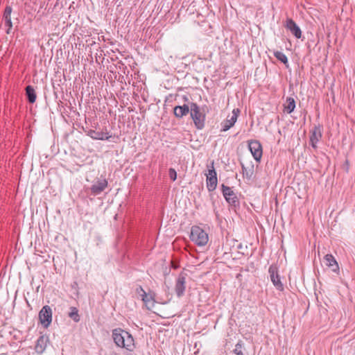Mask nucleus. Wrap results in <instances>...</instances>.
Returning a JSON list of instances; mask_svg holds the SVG:
<instances>
[{"label": "nucleus", "mask_w": 355, "mask_h": 355, "mask_svg": "<svg viewBox=\"0 0 355 355\" xmlns=\"http://www.w3.org/2000/svg\"><path fill=\"white\" fill-rule=\"evenodd\" d=\"M248 148L254 159L257 162H260L263 155L262 146L261 143L257 140L250 141L248 143Z\"/></svg>", "instance_id": "39448f33"}, {"label": "nucleus", "mask_w": 355, "mask_h": 355, "mask_svg": "<svg viewBox=\"0 0 355 355\" xmlns=\"http://www.w3.org/2000/svg\"><path fill=\"white\" fill-rule=\"evenodd\" d=\"M171 267L174 269H177L179 267V265L178 263L173 261H171Z\"/></svg>", "instance_id": "c756f323"}, {"label": "nucleus", "mask_w": 355, "mask_h": 355, "mask_svg": "<svg viewBox=\"0 0 355 355\" xmlns=\"http://www.w3.org/2000/svg\"><path fill=\"white\" fill-rule=\"evenodd\" d=\"M222 193L225 200L232 206L236 207L239 204V199L232 188L222 184Z\"/></svg>", "instance_id": "20e7f679"}, {"label": "nucleus", "mask_w": 355, "mask_h": 355, "mask_svg": "<svg viewBox=\"0 0 355 355\" xmlns=\"http://www.w3.org/2000/svg\"><path fill=\"white\" fill-rule=\"evenodd\" d=\"M87 135L96 140H107L111 137L108 132H99L94 130H88Z\"/></svg>", "instance_id": "4468645a"}, {"label": "nucleus", "mask_w": 355, "mask_h": 355, "mask_svg": "<svg viewBox=\"0 0 355 355\" xmlns=\"http://www.w3.org/2000/svg\"><path fill=\"white\" fill-rule=\"evenodd\" d=\"M273 55L278 60H279L284 64H288V58L286 55L282 51H275L273 52Z\"/></svg>", "instance_id": "412c9836"}, {"label": "nucleus", "mask_w": 355, "mask_h": 355, "mask_svg": "<svg viewBox=\"0 0 355 355\" xmlns=\"http://www.w3.org/2000/svg\"><path fill=\"white\" fill-rule=\"evenodd\" d=\"M190 103L188 104H184L182 105H177L173 108V114L175 117L180 119L184 116H187L191 110Z\"/></svg>", "instance_id": "9d476101"}, {"label": "nucleus", "mask_w": 355, "mask_h": 355, "mask_svg": "<svg viewBox=\"0 0 355 355\" xmlns=\"http://www.w3.org/2000/svg\"><path fill=\"white\" fill-rule=\"evenodd\" d=\"M240 113L239 109H234L231 116H228L227 119L221 123V131H227L234 126L237 121V118Z\"/></svg>", "instance_id": "423d86ee"}, {"label": "nucleus", "mask_w": 355, "mask_h": 355, "mask_svg": "<svg viewBox=\"0 0 355 355\" xmlns=\"http://www.w3.org/2000/svg\"><path fill=\"white\" fill-rule=\"evenodd\" d=\"M125 355H135V354H132V352H129L128 353H127Z\"/></svg>", "instance_id": "7c9ffc66"}, {"label": "nucleus", "mask_w": 355, "mask_h": 355, "mask_svg": "<svg viewBox=\"0 0 355 355\" xmlns=\"http://www.w3.org/2000/svg\"><path fill=\"white\" fill-rule=\"evenodd\" d=\"M39 321L41 326L44 327V306L42 308L39 313Z\"/></svg>", "instance_id": "a878e982"}, {"label": "nucleus", "mask_w": 355, "mask_h": 355, "mask_svg": "<svg viewBox=\"0 0 355 355\" xmlns=\"http://www.w3.org/2000/svg\"><path fill=\"white\" fill-rule=\"evenodd\" d=\"M241 168L243 178L250 180L254 173V165L252 164L250 167H246L244 164H241Z\"/></svg>", "instance_id": "2eb2a0df"}, {"label": "nucleus", "mask_w": 355, "mask_h": 355, "mask_svg": "<svg viewBox=\"0 0 355 355\" xmlns=\"http://www.w3.org/2000/svg\"><path fill=\"white\" fill-rule=\"evenodd\" d=\"M52 319L51 309L49 306L46 305V327L51 323Z\"/></svg>", "instance_id": "b1692460"}, {"label": "nucleus", "mask_w": 355, "mask_h": 355, "mask_svg": "<svg viewBox=\"0 0 355 355\" xmlns=\"http://www.w3.org/2000/svg\"><path fill=\"white\" fill-rule=\"evenodd\" d=\"M168 175L172 181H175L177 179L176 171L173 168H170L168 170Z\"/></svg>", "instance_id": "c85d7f7f"}, {"label": "nucleus", "mask_w": 355, "mask_h": 355, "mask_svg": "<svg viewBox=\"0 0 355 355\" xmlns=\"http://www.w3.org/2000/svg\"><path fill=\"white\" fill-rule=\"evenodd\" d=\"M186 274L180 273L175 282V291L178 297H182L184 294L186 288Z\"/></svg>", "instance_id": "6e6552de"}, {"label": "nucleus", "mask_w": 355, "mask_h": 355, "mask_svg": "<svg viewBox=\"0 0 355 355\" xmlns=\"http://www.w3.org/2000/svg\"><path fill=\"white\" fill-rule=\"evenodd\" d=\"M4 21H5L6 26L8 27V28L6 30V33L10 34V30L12 29V23L11 21V18L4 19Z\"/></svg>", "instance_id": "cd10ccee"}, {"label": "nucleus", "mask_w": 355, "mask_h": 355, "mask_svg": "<svg viewBox=\"0 0 355 355\" xmlns=\"http://www.w3.org/2000/svg\"><path fill=\"white\" fill-rule=\"evenodd\" d=\"M324 263L327 266L330 268L331 270L336 273L339 272L338 263L334 257L331 254H327L324 257Z\"/></svg>", "instance_id": "ddd939ff"}, {"label": "nucleus", "mask_w": 355, "mask_h": 355, "mask_svg": "<svg viewBox=\"0 0 355 355\" xmlns=\"http://www.w3.org/2000/svg\"><path fill=\"white\" fill-rule=\"evenodd\" d=\"M12 8L10 6H7L3 12V19L11 18Z\"/></svg>", "instance_id": "bb28decb"}, {"label": "nucleus", "mask_w": 355, "mask_h": 355, "mask_svg": "<svg viewBox=\"0 0 355 355\" xmlns=\"http://www.w3.org/2000/svg\"><path fill=\"white\" fill-rule=\"evenodd\" d=\"M37 252H40L41 253H42V250H37Z\"/></svg>", "instance_id": "2f4dec72"}, {"label": "nucleus", "mask_w": 355, "mask_h": 355, "mask_svg": "<svg viewBox=\"0 0 355 355\" xmlns=\"http://www.w3.org/2000/svg\"><path fill=\"white\" fill-rule=\"evenodd\" d=\"M268 272L270 274V280L273 285L277 290L282 291L284 289V286L278 274L277 266L271 265L268 268Z\"/></svg>", "instance_id": "0eeeda50"}, {"label": "nucleus", "mask_w": 355, "mask_h": 355, "mask_svg": "<svg viewBox=\"0 0 355 355\" xmlns=\"http://www.w3.org/2000/svg\"><path fill=\"white\" fill-rule=\"evenodd\" d=\"M140 291L141 292L140 295L141 296L142 300L144 301V302L146 304H147L148 302H150L151 301L152 297L151 296H148V295L146 294V291L141 286L137 289V292L139 293H140Z\"/></svg>", "instance_id": "5701e85b"}, {"label": "nucleus", "mask_w": 355, "mask_h": 355, "mask_svg": "<svg viewBox=\"0 0 355 355\" xmlns=\"http://www.w3.org/2000/svg\"><path fill=\"white\" fill-rule=\"evenodd\" d=\"M295 107V99L292 97H288L286 98V103L284 105V112L287 114H291L293 112Z\"/></svg>", "instance_id": "dca6fc26"}, {"label": "nucleus", "mask_w": 355, "mask_h": 355, "mask_svg": "<svg viewBox=\"0 0 355 355\" xmlns=\"http://www.w3.org/2000/svg\"><path fill=\"white\" fill-rule=\"evenodd\" d=\"M207 188L209 191H213L216 189L218 180L217 178H207Z\"/></svg>", "instance_id": "a211bd4d"}, {"label": "nucleus", "mask_w": 355, "mask_h": 355, "mask_svg": "<svg viewBox=\"0 0 355 355\" xmlns=\"http://www.w3.org/2000/svg\"><path fill=\"white\" fill-rule=\"evenodd\" d=\"M190 116L193 121L196 128L202 130L205 127L206 114L202 107H200L196 103H190Z\"/></svg>", "instance_id": "f03ea898"}, {"label": "nucleus", "mask_w": 355, "mask_h": 355, "mask_svg": "<svg viewBox=\"0 0 355 355\" xmlns=\"http://www.w3.org/2000/svg\"><path fill=\"white\" fill-rule=\"evenodd\" d=\"M242 347H243L242 343L239 342L235 346V348L233 351L234 353L236 354V355H244V354L242 351Z\"/></svg>", "instance_id": "393cba45"}, {"label": "nucleus", "mask_w": 355, "mask_h": 355, "mask_svg": "<svg viewBox=\"0 0 355 355\" xmlns=\"http://www.w3.org/2000/svg\"><path fill=\"white\" fill-rule=\"evenodd\" d=\"M26 95L29 103H33L36 100V94L33 87L28 85L26 87Z\"/></svg>", "instance_id": "f3484780"}, {"label": "nucleus", "mask_w": 355, "mask_h": 355, "mask_svg": "<svg viewBox=\"0 0 355 355\" xmlns=\"http://www.w3.org/2000/svg\"><path fill=\"white\" fill-rule=\"evenodd\" d=\"M286 28L297 39L301 38L302 31L300 27L292 19H287Z\"/></svg>", "instance_id": "f8f14e48"}, {"label": "nucleus", "mask_w": 355, "mask_h": 355, "mask_svg": "<svg viewBox=\"0 0 355 355\" xmlns=\"http://www.w3.org/2000/svg\"><path fill=\"white\" fill-rule=\"evenodd\" d=\"M35 349L38 354H42L44 352V336L41 335L37 339Z\"/></svg>", "instance_id": "6ab92c4d"}, {"label": "nucleus", "mask_w": 355, "mask_h": 355, "mask_svg": "<svg viewBox=\"0 0 355 355\" xmlns=\"http://www.w3.org/2000/svg\"><path fill=\"white\" fill-rule=\"evenodd\" d=\"M322 137V128L320 125L315 126L310 135V143L313 148H317V143Z\"/></svg>", "instance_id": "9b49d317"}, {"label": "nucleus", "mask_w": 355, "mask_h": 355, "mask_svg": "<svg viewBox=\"0 0 355 355\" xmlns=\"http://www.w3.org/2000/svg\"><path fill=\"white\" fill-rule=\"evenodd\" d=\"M207 173H205L206 178H217V173L214 168V162L211 161L210 164L207 165Z\"/></svg>", "instance_id": "aec40b11"}, {"label": "nucleus", "mask_w": 355, "mask_h": 355, "mask_svg": "<svg viewBox=\"0 0 355 355\" xmlns=\"http://www.w3.org/2000/svg\"><path fill=\"white\" fill-rule=\"evenodd\" d=\"M190 239L198 246L205 245L209 236L207 233L199 226H193L191 230Z\"/></svg>", "instance_id": "7ed1b4c3"}, {"label": "nucleus", "mask_w": 355, "mask_h": 355, "mask_svg": "<svg viewBox=\"0 0 355 355\" xmlns=\"http://www.w3.org/2000/svg\"><path fill=\"white\" fill-rule=\"evenodd\" d=\"M112 336L117 347L125 348L128 352H132L135 348L134 338L129 332L117 328L112 330Z\"/></svg>", "instance_id": "f257e3e1"}, {"label": "nucleus", "mask_w": 355, "mask_h": 355, "mask_svg": "<svg viewBox=\"0 0 355 355\" xmlns=\"http://www.w3.org/2000/svg\"><path fill=\"white\" fill-rule=\"evenodd\" d=\"M107 184L105 179L98 180L90 188L92 193L94 196L99 195L107 188Z\"/></svg>", "instance_id": "1a4fd4ad"}, {"label": "nucleus", "mask_w": 355, "mask_h": 355, "mask_svg": "<svg viewBox=\"0 0 355 355\" xmlns=\"http://www.w3.org/2000/svg\"><path fill=\"white\" fill-rule=\"evenodd\" d=\"M71 311L69 313V316L76 322L80 320V316L78 315V311L76 307H71Z\"/></svg>", "instance_id": "4be33fe9"}]
</instances>
